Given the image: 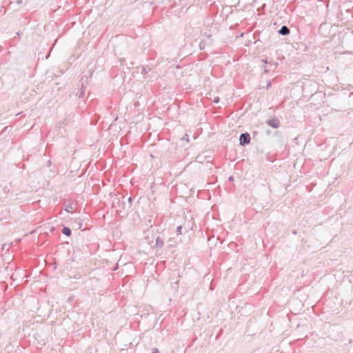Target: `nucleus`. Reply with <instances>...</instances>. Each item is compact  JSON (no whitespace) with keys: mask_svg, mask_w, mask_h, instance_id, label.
Instances as JSON below:
<instances>
[{"mask_svg":"<svg viewBox=\"0 0 353 353\" xmlns=\"http://www.w3.org/2000/svg\"><path fill=\"white\" fill-rule=\"evenodd\" d=\"M74 117V113L70 112L66 115L65 117L61 121L57 123V125L59 128H64L65 126L69 125Z\"/></svg>","mask_w":353,"mask_h":353,"instance_id":"nucleus-1","label":"nucleus"},{"mask_svg":"<svg viewBox=\"0 0 353 353\" xmlns=\"http://www.w3.org/2000/svg\"><path fill=\"white\" fill-rule=\"evenodd\" d=\"M250 134L248 132L241 133L239 137V145L244 147L250 143Z\"/></svg>","mask_w":353,"mask_h":353,"instance_id":"nucleus-2","label":"nucleus"},{"mask_svg":"<svg viewBox=\"0 0 353 353\" xmlns=\"http://www.w3.org/2000/svg\"><path fill=\"white\" fill-rule=\"evenodd\" d=\"M265 123L269 126L274 129H277L281 126L279 119L275 116L268 119Z\"/></svg>","mask_w":353,"mask_h":353,"instance_id":"nucleus-3","label":"nucleus"},{"mask_svg":"<svg viewBox=\"0 0 353 353\" xmlns=\"http://www.w3.org/2000/svg\"><path fill=\"white\" fill-rule=\"evenodd\" d=\"M163 245H164L163 238H162L160 236H158L156 238L155 245H154L153 248L156 249L157 251H158L159 250H161L163 247Z\"/></svg>","mask_w":353,"mask_h":353,"instance_id":"nucleus-4","label":"nucleus"},{"mask_svg":"<svg viewBox=\"0 0 353 353\" xmlns=\"http://www.w3.org/2000/svg\"><path fill=\"white\" fill-rule=\"evenodd\" d=\"M278 33L282 36H287L290 33V29L287 26H282L281 28L278 30Z\"/></svg>","mask_w":353,"mask_h":353,"instance_id":"nucleus-5","label":"nucleus"},{"mask_svg":"<svg viewBox=\"0 0 353 353\" xmlns=\"http://www.w3.org/2000/svg\"><path fill=\"white\" fill-rule=\"evenodd\" d=\"M85 90V87L84 86L83 84H81V88H79L78 92L77 93V95H78L79 99H83L84 97Z\"/></svg>","mask_w":353,"mask_h":353,"instance_id":"nucleus-6","label":"nucleus"},{"mask_svg":"<svg viewBox=\"0 0 353 353\" xmlns=\"http://www.w3.org/2000/svg\"><path fill=\"white\" fill-rule=\"evenodd\" d=\"M61 232H62V234H63L64 235H65L67 236H70L72 234V230L68 226H63V228L61 229Z\"/></svg>","mask_w":353,"mask_h":353,"instance_id":"nucleus-7","label":"nucleus"},{"mask_svg":"<svg viewBox=\"0 0 353 353\" xmlns=\"http://www.w3.org/2000/svg\"><path fill=\"white\" fill-rule=\"evenodd\" d=\"M65 211L67 212H71L74 210V205L72 203H64Z\"/></svg>","mask_w":353,"mask_h":353,"instance_id":"nucleus-8","label":"nucleus"},{"mask_svg":"<svg viewBox=\"0 0 353 353\" xmlns=\"http://www.w3.org/2000/svg\"><path fill=\"white\" fill-rule=\"evenodd\" d=\"M150 71V68L148 65H143L141 66V73L143 75L148 74V72Z\"/></svg>","mask_w":353,"mask_h":353,"instance_id":"nucleus-9","label":"nucleus"},{"mask_svg":"<svg viewBox=\"0 0 353 353\" xmlns=\"http://www.w3.org/2000/svg\"><path fill=\"white\" fill-rule=\"evenodd\" d=\"M262 62L263 63H265V64H269L270 65H274V68H276L277 67V65H278V63L276 62H275V63L268 62L267 59H262Z\"/></svg>","mask_w":353,"mask_h":353,"instance_id":"nucleus-10","label":"nucleus"},{"mask_svg":"<svg viewBox=\"0 0 353 353\" xmlns=\"http://www.w3.org/2000/svg\"><path fill=\"white\" fill-rule=\"evenodd\" d=\"M205 46H206V42L203 40H201L199 43V46L200 50H204L205 48Z\"/></svg>","mask_w":353,"mask_h":353,"instance_id":"nucleus-11","label":"nucleus"},{"mask_svg":"<svg viewBox=\"0 0 353 353\" xmlns=\"http://www.w3.org/2000/svg\"><path fill=\"white\" fill-rule=\"evenodd\" d=\"M272 65H264V66H263V70H264V72H265V73H268V72H269L272 70V69H271V67H272Z\"/></svg>","mask_w":353,"mask_h":353,"instance_id":"nucleus-12","label":"nucleus"},{"mask_svg":"<svg viewBox=\"0 0 353 353\" xmlns=\"http://www.w3.org/2000/svg\"><path fill=\"white\" fill-rule=\"evenodd\" d=\"M182 230H183L182 225H180L177 226L176 232L178 235L182 234Z\"/></svg>","mask_w":353,"mask_h":353,"instance_id":"nucleus-13","label":"nucleus"},{"mask_svg":"<svg viewBox=\"0 0 353 353\" xmlns=\"http://www.w3.org/2000/svg\"><path fill=\"white\" fill-rule=\"evenodd\" d=\"M133 200H134V197H132V196H130L128 199V202L129 203L128 209H130L131 208Z\"/></svg>","mask_w":353,"mask_h":353,"instance_id":"nucleus-14","label":"nucleus"},{"mask_svg":"<svg viewBox=\"0 0 353 353\" xmlns=\"http://www.w3.org/2000/svg\"><path fill=\"white\" fill-rule=\"evenodd\" d=\"M119 207L121 208L122 209H125V202H120L119 201Z\"/></svg>","mask_w":353,"mask_h":353,"instance_id":"nucleus-15","label":"nucleus"},{"mask_svg":"<svg viewBox=\"0 0 353 353\" xmlns=\"http://www.w3.org/2000/svg\"><path fill=\"white\" fill-rule=\"evenodd\" d=\"M272 86L271 81H268L266 84V89L268 90Z\"/></svg>","mask_w":353,"mask_h":353,"instance_id":"nucleus-16","label":"nucleus"},{"mask_svg":"<svg viewBox=\"0 0 353 353\" xmlns=\"http://www.w3.org/2000/svg\"><path fill=\"white\" fill-rule=\"evenodd\" d=\"M219 101H220V99H219V97H214V99H213V102H214V103H218L219 102Z\"/></svg>","mask_w":353,"mask_h":353,"instance_id":"nucleus-17","label":"nucleus"},{"mask_svg":"<svg viewBox=\"0 0 353 353\" xmlns=\"http://www.w3.org/2000/svg\"><path fill=\"white\" fill-rule=\"evenodd\" d=\"M203 35H204L206 38H208V39H211V37H212L211 34H210V33L208 34V33H207V32H205V33L203 34Z\"/></svg>","mask_w":353,"mask_h":353,"instance_id":"nucleus-18","label":"nucleus"},{"mask_svg":"<svg viewBox=\"0 0 353 353\" xmlns=\"http://www.w3.org/2000/svg\"><path fill=\"white\" fill-rule=\"evenodd\" d=\"M17 5H21L23 3V0H13Z\"/></svg>","mask_w":353,"mask_h":353,"instance_id":"nucleus-19","label":"nucleus"},{"mask_svg":"<svg viewBox=\"0 0 353 353\" xmlns=\"http://www.w3.org/2000/svg\"><path fill=\"white\" fill-rule=\"evenodd\" d=\"M182 140H185V141H189V136H188V134H185V135L183 137Z\"/></svg>","mask_w":353,"mask_h":353,"instance_id":"nucleus-20","label":"nucleus"},{"mask_svg":"<svg viewBox=\"0 0 353 353\" xmlns=\"http://www.w3.org/2000/svg\"><path fill=\"white\" fill-rule=\"evenodd\" d=\"M228 181L230 182H233L234 181V177L233 176H230L228 177Z\"/></svg>","mask_w":353,"mask_h":353,"instance_id":"nucleus-21","label":"nucleus"},{"mask_svg":"<svg viewBox=\"0 0 353 353\" xmlns=\"http://www.w3.org/2000/svg\"><path fill=\"white\" fill-rule=\"evenodd\" d=\"M152 353H159V351L157 348L152 349Z\"/></svg>","mask_w":353,"mask_h":353,"instance_id":"nucleus-22","label":"nucleus"},{"mask_svg":"<svg viewBox=\"0 0 353 353\" xmlns=\"http://www.w3.org/2000/svg\"><path fill=\"white\" fill-rule=\"evenodd\" d=\"M47 167H50L52 165V161L50 160H48L46 162Z\"/></svg>","mask_w":353,"mask_h":353,"instance_id":"nucleus-23","label":"nucleus"},{"mask_svg":"<svg viewBox=\"0 0 353 353\" xmlns=\"http://www.w3.org/2000/svg\"><path fill=\"white\" fill-rule=\"evenodd\" d=\"M54 230H55V227L54 226H50V232H53Z\"/></svg>","mask_w":353,"mask_h":353,"instance_id":"nucleus-24","label":"nucleus"},{"mask_svg":"<svg viewBox=\"0 0 353 353\" xmlns=\"http://www.w3.org/2000/svg\"><path fill=\"white\" fill-rule=\"evenodd\" d=\"M266 133H267L268 134H270V130H267V132H266Z\"/></svg>","mask_w":353,"mask_h":353,"instance_id":"nucleus-25","label":"nucleus"},{"mask_svg":"<svg viewBox=\"0 0 353 353\" xmlns=\"http://www.w3.org/2000/svg\"><path fill=\"white\" fill-rule=\"evenodd\" d=\"M150 4L152 6V5H153V4H154V2H153V1H150Z\"/></svg>","mask_w":353,"mask_h":353,"instance_id":"nucleus-26","label":"nucleus"}]
</instances>
